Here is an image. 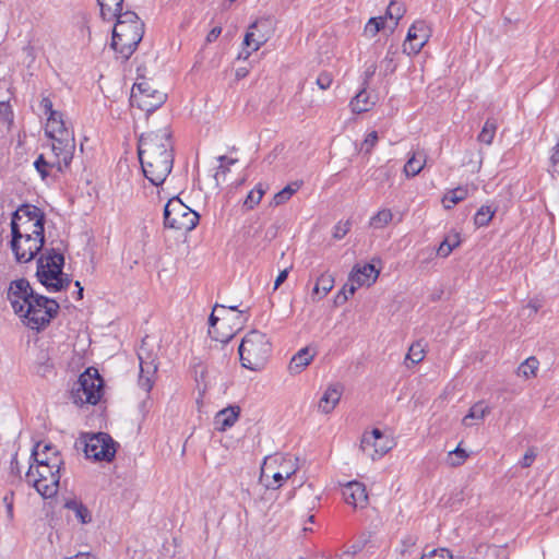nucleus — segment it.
<instances>
[{
	"instance_id": "obj_1",
	"label": "nucleus",
	"mask_w": 559,
	"mask_h": 559,
	"mask_svg": "<svg viewBox=\"0 0 559 559\" xmlns=\"http://www.w3.org/2000/svg\"><path fill=\"white\" fill-rule=\"evenodd\" d=\"M138 155L144 177L154 186H162L174 166V143L168 127L142 134Z\"/></svg>"
},
{
	"instance_id": "obj_2",
	"label": "nucleus",
	"mask_w": 559,
	"mask_h": 559,
	"mask_svg": "<svg viewBox=\"0 0 559 559\" xmlns=\"http://www.w3.org/2000/svg\"><path fill=\"white\" fill-rule=\"evenodd\" d=\"M36 443L32 450L31 457L35 465H31L26 472V481L44 498H51L57 495L60 481V469L63 461L59 452H53L51 457L40 459L39 447Z\"/></svg>"
},
{
	"instance_id": "obj_3",
	"label": "nucleus",
	"mask_w": 559,
	"mask_h": 559,
	"mask_svg": "<svg viewBox=\"0 0 559 559\" xmlns=\"http://www.w3.org/2000/svg\"><path fill=\"white\" fill-rule=\"evenodd\" d=\"M116 19L110 46L126 61L143 38L144 23L132 11H126Z\"/></svg>"
},
{
	"instance_id": "obj_4",
	"label": "nucleus",
	"mask_w": 559,
	"mask_h": 559,
	"mask_svg": "<svg viewBox=\"0 0 559 559\" xmlns=\"http://www.w3.org/2000/svg\"><path fill=\"white\" fill-rule=\"evenodd\" d=\"M64 255L62 250L46 248L37 259L36 276L48 292H61L69 287L71 278L63 273Z\"/></svg>"
},
{
	"instance_id": "obj_5",
	"label": "nucleus",
	"mask_w": 559,
	"mask_h": 559,
	"mask_svg": "<svg viewBox=\"0 0 559 559\" xmlns=\"http://www.w3.org/2000/svg\"><path fill=\"white\" fill-rule=\"evenodd\" d=\"M11 245L19 250L17 239L26 237V241L37 243L36 240L29 239V236L45 235V214L44 212L33 204H22L17 207L11 218Z\"/></svg>"
},
{
	"instance_id": "obj_6",
	"label": "nucleus",
	"mask_w": 559,
	"mask_h": 559,
	"mask_svg": "<svg viewBox=\"0 0 559 559\" xmlns=\"http://www.w3.org/2000/svg\"><path fill=\"white\" fill-rule=\"evenodd\" d=\"M238 352L243 368L260 371L269 360L272 345L265 333L252 330L243 336Z\"/></svg>"
},
{
	"instance_id": "obj_7",
	"label": "nucleus",
	"mask_w": 559,
	"mask_h": 559,
	"mask_svg": "<svg viewBox=\"0 0 559 559\" xmlns=\"http://www.w3.org/2000/svg\"><path fill=\"white\" fill-rule=\"evenodd\" d=\"M45 134L52 140L51 152L63 155L66 162L73 158L75 150L74 134L67 127L60 111L51 112V115L47 117Z\"/></svg>"
},
{
	"instance_id": "obj_8",
	"label": "nucleus",
	"mask_w": 559,
	"mask_h": 559,
	"mask_svg": "<svg viewBox=\"0 0 559 559\" xmlns=\"http://www.w3.org/2000/svg\"><path fill=\"white\" fill-rule=\"evenodd\" d=\"M59 310V304L48 297L37 294L27 304L21 314L24 324L36 331L45 329Z\"/></svg>"
},
{
	"instance_id": "obj_9",
	"label": "nucleus",
	"mask_w": 559,
	"mask_h": 559,
	"mask_svg": "<svg viewBox=\"0 0 559 559\" xmlns=\"http://www.w3.org/2000/svg\"><path fill=\"white\" fill-rule=\"evenodd\" d=\"M104 381L97 369L87 368L80 374L71 390V399L76 405L92 404L99 402L103 393Z\"/></svg>"
},
{
	"instance_id": "obj_10",
	"label": "nucleus",
	"mask_w": 559,
	"mask_h": 559,
	"mask_svg": "<svg viewBox=\"0 0 559 559\" xmlns=\"http://www.w3.org/2000/svg\"><path fill=\"white\" fill-rule=\"evenodd\" d=\"M199 214L178 198L168 200L164 207V226L180 231H191L199 223Z\"/></svg>"
},
{
	"instance_id": "obj_11",
	"label": "nucleus",
	"mask_w": 559,
	"mask_h": 559,
	"mask_svg": "<svg viewBox=\"0 0 559 559\" xmlns=\"http://www.w3.org/2000/svg\"><path fill=\"white\" fill-rule=\"evenodd\" d=\"M166 99L167 94L156 88L153 82L145 79L135 82L131 88V105L148 114L158 109Z\"/></svg>"
},
{
	"instance_id": "obj_12",
	"label": "nucleus",
	"mask_w": 559,
	"mask_h": 559,
	"mask_svg": "<svg viewBox=\"0 0 559 559\" xmlns=\"http://www.w3.org/2000/svg\"><path fill=\"white\" fill-rule=\"evenodd\" d=\"M78 443L83 447L87 459L110 462L115 457L116 442L106 432L86 433L79 439Z\"/></svg>"
},
{
	"instance_id": "obj_13",
	"label": "nucleus",
	"mask_w": 559,
	"mask_h": 559,
	"mask_svg": "<svg viewBox=\"0 0 559 559\" xmlns=\"http://www.w3.org/2000/svg\"><path fill=\"white\" fill-rule=\"evenodd\" d=\"M393 447V441L380 429L374 428L362 435L360 440V451L372 461H376L386 454Z\"/></svg>"
},
{
	"instance_id": "obj_14",
	"label": "nucleus",
	"mask_w": 559,
	"mask_h": 559,
	"mask_svg": "<svg viewBox=\"0 0 559 559\" xmlns=\"http://www.w3.org/2000/svg\"><path fill=\"white\" fill-rule=\"evenodd\" d=\"M146 338L138 349V358L140 361L139 385L146 392H150L154 384V376L157 371L156 356L147 348Z\"/></svg>"
},
{
	"instance_id": "obj_15",
	"label": "nucleus",
	"mask_w": 559,
	"mask_h": 559,
	"mask_svg": "<svg viewBox=\"0 0 559 559\" xmlns=\"http://www.w3.org/2000/svg\"><path fill=\"white\" fill-rule=\"evenodd\" d=\"M37 293L31 287L29 282L25 278H19L10 283L8 289V299L15 313H22L27 304Z\"/></svg>"
},
{
	"instance_id": "obj_16",
	"label": "nucleus",
	"mask_w": 559,
	"mask_h": 559,
	"mask_svg": "<svg viewBox=\"0 0 559 559\" xmlns=\"http://www.w3.org/2000/svg\"><path fill=\"white\" fill-rule=\"evenodd\" d=\"M430 29L425 21H416L408 28L403 51L407 55H417L427 44Z\"/></svg>"
},
{
	"instance_id": "obj_17",
	"label": "nucleus",
	"mask_w": 559,
	"mask_h": 559,
	"mask_svg": "<svg viewBox=\"0 0 559 559\" xmlns=\"http://www.w3.org/2000/svg\"><path fill=\"white\" fill-rule=\"evenodd\" d=\"M35 238L37 242L35 245H33L31 241H26V237L19 238L16 243L19 246V250H16L13 245H11L15 260L19 263H27L32 261L40 252V250H43L45 245V235H43V237L36 235L29 236V239H33V241H35Z\"/></svg>"
},
{
	"instance_id": "obj_18",
	"label": "nucleus",
	"mask_w": 559,
	"mask_h": 559,
	"mask_svg": "<svg viewBox=\"0 0 559 559\" xmlns=\"http://www.w3.org/2000/svg\"><path fill=\"white\" fill-rule=\"evenodd\" d=\"M52 160L46 159V157L43 154H40L34 162V167L39 173L43 180H45L49 176V169L56 168L57 171L63 173L67 168H69L72 162V159H68L66 162L63 159V155H60L57 152H52Z\"/></svg>"
},
{
	"instance_id": "obj_19",
	"label": "nucleus",
	"mask_w": 559,
	"mask_h": 559,
	"mask_svg": "<svg viewBox=\"0 0 559 559\" xmlns=\"http://www.w3.org/2000/svg\"><path fill=\"white\" fill-rule=\"evenodd\" d=\"M343 497L345 502L354 508H364L368 501L366 486L357 480L349 481L344 486Z\"/></svg>"
},
{
	"instance_id": "obj_20",
	"label": "nucleus",
	"mask_w": 559,
	"mask_h": 559,
	"mask_svg": "<svg viewBox=\"0 0 559 559\" xmlns=\"http://www.w3.org/2000/svg\"><path fill=\"white\" fill-rule=\"evenodd\" d=\"M379 276V271L371 263H366L362 266L356 265L349 274L348 281L356 283L357 286H370Z\"/></svg>"
},
{
	"instance_id": "obj_21",
	"label": "nucleus",
	"mask_w": 559,
	"mask_h": 559,
	"mask_svg": "<svg viewBox=\"0 0 559 559\" xmlns=\"http://www.w3.org/2000/svg\"><path fill=\"white\" fill-rule=\"evenodd\" d=\"M241 408L238 405H229L216 413L214 417V427L217 431H226L238 420Z\"/></svg>"
},
{
	"instance_id": "obj_22",
	"label": "nucleus",
	"mask_w": 559,
	"mask_h": 559,
	"mask_svg": "<svg viewBox=\"0 0 559 559\" xmlns=\"http://www.w3.org/2000/svg\"><path fill=\"white\" fill-rule=\"evenodd\" d=\"M342 396V386L338 384H331L321 396L318 407L323 414H330L338 404Z\"/></svg>"
},
{
	"instance_id": "obj_23",
	"label": "nucleus",
	"mask_w": 559,
	"mask_h": 559,
	"mask_svg": "<svg viewBox=\"0 0 559 559\" xmlns=\"http://www.w3.org/2000/svg\"><path fill=\"white\" fill-rule=\"evenodd\" d=\"M218 309H222V310H226V306L224 305H218L216 304L213 308V311L212 313L210 314V318H209V334L210 336L217 341V342H221V343H228L235 335V332L230 331V332H227V333H222L219 331V328L217 326V323L219 321V318L215 314V311L218 310Z\"/></svg>"
},
{
	"instance_id": "obj_24",
	"label": "nucleus",
	"mask_w": 559,
	"mask_h": 559,
	"mask_svg": "<svg viewBox=\"0 0 559 559\" xmlns=\"http://www.w3.org/2000/svg\"><path fill=\"white\" fill-rule=\"evenodd\" d=\"M314 358V353H310L309 347L299 349L290 359L288 369L292 374L300 373Z\"/></svg>"
},
{
	"instance_id": "obj_25",
	"label": "nucleus",
	"mask_w": 559,
	"mask_h": 559,
	"mask_svg": "<svg viewBox=\"0 0 559 559\" xmlns=\"http://www.w3.org/2000/svg\"><path fill=\"white\" fill-rule=\"evenodd\" d=\"M333 286L334 277L328 273L321 274L317 280L314 287L312 288V300L318 301L324 298L332 290Z\"/></svg>"
},
{
	"instance_id": "obj_26",
	"label": "nucleus",
	"mask_w": 559,
	"mask_h": 559,
	"mask_svg": "<svg viewBox=\"0 0 559 559\" xmlns=\"http://www.w3.org/2000/svg\"><path fill=\"white\" fill-rule=\"evenodd\" d=\"M100 8V15L104 20L112 21L118 15L123 14V0H97Z\"/></svg>"
},
{
	"instance_id": "obj_27",
	"label": "nucleus",
	"mask_w": 559,
	"mask_h": 559,
	"mask_svg": "<svg viewBox=\"0 0 559 559\" xmlns=\"http://www.w3.org/2000/svg\"><path fill=\"white\" fill-rule=\"evenodd\" d=\"M255 27L257 23H253L245 35L243 45L246 46V48L243 59H247L253 51H257L265 41V38L263 36L255 37V34L252 31ZM242 55L243 51L239 55V57H242Z\"/></svg>"
},
{
	"instance_id": "obj_28",
	"label": "nucleus",
	"mask_w": 559,
	"mask_h": 559,
	"mask_svg": "<svg viewBox=\"0 0 559 559\" xmlns=\"http://www.w3.org/2000/svg\"><path fill=\"white\" fill-rule=\"evenodd\" d=\"M426 164V155L425 153H413V155L407 159L404 166V173L406 177H415L417 176L424 168Z\"/></svg>"
},
{
	"instance_id": "obj_29",
	"label": "nucleus",
	"mask_w": 559,
	"mask_h": 559,
	"mask_svg": "<svg viewBox=\"0 0 559 559\" xmlns=\"http://www.w3.org/2000/svg\"><path fill=\"white\" fill-rule=\"evenodd\" d=\"M64 508L74 512L75 518L82 523L86 524L92 521V514L86 506L75 499L67 500Z\"/></svg>"
},
{
	"instance_id": "obj_30",
	"label": "nucleus",
	"mask_w": 559,
	"mask_h": 559,
	"mask_svg": "<svg viewBox=\"0 0 559 559\" xmlns=\"http://www.w3.org/2000/svg\"><path fill=\"white\" fill-rule=\"evenodd\" d=\"M489 412L490 408L485 404V402H477L469 408L468 413L463 418V425L466 427L472 426L473 423L471 420H483Z\"/></svg>"
},
{
	"instance_id": "obj_31",
	"label": "nucleus",
	"mask_w": 559,
	"mask_h": 559,
	"mask_svg": "<svg viewBox=\"0 0 559 559\" xmlns=\"http://www.w3.org/2000/svg\"><path fill=\"white\" fill-rule=\"evenodd\" d=\"M461 243V237L459 233H450L448 234L443 241L439 245L437 249V253L440 257L447 258L450 253L459 247Z\"/></svg>"
},
{
	"instance_id": "obj_32",
	"label": "nucleus",
	"mask_w": 559,
	"mask_h": 559,
	"mask_svg": "<svg viewBox=\"0 0 559 559\" xmlns=\"http://www.w3.org/2000/svg\"><path fill=\"white\" fill-rule=\"evenodd\" d=\"M497 129V120L495 118H488L485 121L483 129L477 136L478 142L486 145H490L495 139Z\"/></svg>"
},
{
	"instance_id": "obj_33",
	"label": "nucleus",
	"mask_w": 559,
	"mask_h": 559,
	"mask_svg": "<svg viewBox=\"0 0 559 559\" xmlns=\"http://www.w3.org/2000/svg\"><path fill=\"white\" fill-rule=\"evenodd\" d=\"M539 368V361L535 356L526 358L516 370V374L524 379L536 377V372Z\"/></svg>"
},
{
	"instance_id": "obj_34",
	"label": "nucleus",
	"mask_w": 559,
	"mask_h": 559,
	"mask_svg": "<svg viewBox=\"0 0 559 559\" xmlns=\"http://www.w3.org/2000/svg\"><path fill=\"white\" fill-rule=\"evenodd\" d=\"M468 195L467 187H457L450 190L443 198L442 203L445 209H451L452 205L465 200Z\"/></svg>"
},
{
	"instance_id": "obj_35",
	"label": "nucleus",
	"mask_w": 559,
	"mask_h": 559,
	"mask_svg": "<svg viewBox=\"0 0 559 559\" xmlns=\"http://www.w3.org/2000/svg\"><path fill=\"white\" fill-rule=\"evenodd\" d=\"M301 182L295 181L278 191L273 198V204L278 206L286 203L300 188Z\"/></svg>"
},
{
	"instance_id": "obj_36",
	"label": "nucleus",
	"mask_w": 559,
	"mask_h": 559,
	"mask_svg": "<svg viewBox=\"0 0 559 559\" xmlns=\"http://www.w3.org/2000/svg\"><path fill=\"white\" fill-rule=\"evenodd\" d=\"M368 93L362 90L350 100L352 110L356 114L366 112L369 110L370 105Z\"/></svg>"
},
{
	"instance_id": "obj_37",
	"label": "nucleus",
	"mask_w": 559,
	"mask_h": 559,
	"mask_svg": "<svg viewBox=\"0 0 559 559\" xmlns=\"http://www.w3.org/2000/svg\"><path fill=\"white\" fill-rule=\"evenodd\" d=\"M469 454L463 448H461V443L453 450L448 453L447 464L451 467H457L465 463L468 459Z\"/></svg>"
},
{
	"instance_id": "obj_38",
	"label": "nucleus",
	"mask_w": 559,
	"mask_h": 559,
	"mask_svg": "<svg viewBox=\"0 0 559 559\" xmlns=\"http://www.w3.org/2000/svg\"><path fill=\"white\" fill-rule=\"evenodd\" d=\"M425 344L421 341L413 343L406 355L405 361H411L412 365H417L425 358Z\"/></svg>"
},
{
	"instance_id": "obj_39",
	"label": "nucleus",
	"mask_w": 559,
	"mask_h": 559,
	"mask_svg": "<svg viewBox=\"0 0 559 559\" xmlns=\"http://www.w3.org/2000/svg\"><path fill=\"white\" fill-rule=\"evenodd\" d=\"M495 213H496V209H492L489 205L480 206L474 216L475 225L477 227L487 226L490 223V221L492 219Z\"/></svg>"
},
{
	"instance_id": "obj_40",
	"label": "nucleus",
	"mask_w": 559,
	"mask_h": 559,
	"mask_svg": "<svg viewBox=\"0 0 559 559\" xmlns=\"http://www.w3.org/2000/svg\"><path fill=\"white\" fill-rule=\"evenodd\" d=\"M393 218L391 210H380L376 215L370 218V226L376 229L384 228Z\"/></svg>"
},
{
	"instance_id": "obj_41",
	"label": "nucleus",
	"mask_w": 559,
	"mask_h": 559,
	"mask_svg": "<svg viewBox=\"0 0 559 559\" xmlns=\"http://www.w3.org/2000/svg\"><path fill=\"white\" fill-rule=\"evenodd\" d=\"M265 193V190L263 189L262 185L259 183L258 186H255L254 189H252L245 202H243V206H246L248 210H252L255 205H258L263 197V194Z\"/></svg>"
},
{
	"instance_id": "obj_42",
	"label": "nucleus",
	"mask_w": 559,
	"mask_h": 559,
	"mask_svg": "<svg viewBox=\"0 0 559 559\" xmlns=\"http://www.w3.org/2000/svg\"><path fill=\"white\" fill-rule=\"evenodd\" d=\"M385 17L378 16V17H371L367 22L365 26V33L369 35L370 37H374L381 29L384 28L385 25Z\"/></svg>"
},
{
	"instance_id": "obj_43",
	"label": "nucleus",
	"mask_w": 559,
	"mask_h": 559,
	"mask_svg": "<svg viewBox=\"0 0 559 559\" xmlns=\"http://www.w3.org/2000/svg\"><path fill=\"white\" fill-rule=\"evenodd\" d=\"M404 8L401 2L391 1L386 9V16L393 21L392 29L399 24L400 19L403 16Z\"/></svg>"
},
{
	"instance_id": "obj_44",
	"label": "nucleus",
	"mask_w": 559,
	"mask_h": 559,
	"mask_svg": "<svg viewBox=\"0 0 559 559\" xmlns=\"http://www.w3.org/2000/svg\"><path fill=\"white\" fill-rule=\"evenodd\" d=\"M278 460H281V466L283 467V473L287 472V471H290L292 468H296V471L298 469V467L293 463L292 459L290 457H284V456H281V457H267L265 459L264 461V466L262 468V476L265 475V471L266 469H270L271 468V464L272 462H277Z\"/></svg>"
},
{
	"instance_id": "obj_45",
	"label": "nucleus",
	"mask_w": 559,
	"mask_h": 559,
	"mask_svg": "<svg viewBox=\"0 0 559 559\" xmlns=\"http://www.w3.org/2000/svg\"><path fill=\"white\" fill-rule=\"evenodd\" d=\"M420 559H453V556L447 548H437L423 554Z\"/></svg>"
},
{
	"instance_id": "obj_46",
	"label": "nucleus",
	"mask_w": 559,
	"mask_h": 559,
	"mask_svg": "<svg viewBox=\"0 0 559 559\" xmlns=\"http://www.w3.org/2000/svg\"><path fill=\"white\" fill-rule=\"evenodd\" d=\"M350 227L352 222L349 219L338 222L333 228V238L336 240L344 238L350 230Z\"/></svg>"
},
{
	"instance_id": "obj_47",
	"label": "nucleus",
	"mask_w": 559,
	"mask_h": 559,
	"mask_svg": "<svg viewBox=\"0 0 559 559\" xmlns=\"http://www.w3.org/2000/svg\"><path fill=\"white\" fill-rule=\"evenodd\" d=\"M217 159L219 162V166L217 167V170H216V174H215V179L216 180H218V176L221 174L222 175L227 174L229 171V166L234 165L237 162V159L227 157L225 155L219 156Z\"/></svg>"
},
{
	"instance_id": "obj_48",
	"label": "nucleus",
	"mask_w": 559,
	"mask_h": 559,
	"mask_svg": "<svg viewBox=\"0 0 559 559\" xmlns=\"http://www.w3.org/2000/svg\"><path fill=\"white\" fill-rule=\"evenodd\" d=\"M296 473V468H292L290 471H287L285 473L283 472H275L272 474V478L275 483L274 486H271V485H266L267 488H272V489H278L281 486H282V481L284 479H288L292 477V475H294Z\"/></svg>"
},
{
	"instance_id": "obj_49",
	"label": "nucleus",
	"mask_w": 559,
	"mask_h": 559,
	"mask_svg": "<svg viewBox=\"0 0 559 559\" xmlns=\"http://www.w3.org/2000/svg\"><path fill=\"white\" fill-rule=\"evenodd\" d=\"M378 142V133L377 131H372L367 134L366 139L361 144V150L365 151L366 154H369L372 148L376 146Z\"/></svg>"
},
{
	"instance_id": "obj_50",
	"label": "nucleus",
	"mask_w": 559,
	"mask_h": 559,
	"mask_svg": "<svg viewBox=\"0 0 559 559\" xmlns=\"http://www.w3.org/2000/svg\"><path fill=\"white\" fill-rule=\"evenodd\" d=\"M43 361L37 362L36 372L41 377H46L47 374L52 372L53 364L50 361L49 358L43 357Z\"/></svg>"
},
{
	"instance_id": "obj_51",
	"label": "nucleus",
	"mask_w": 559,
	"mask_h": 559,
	"mask_svg": "<svg viewBox=\"0 0 559 559\" xmlns=\"http://www.w3.org/2000/svg\"><path fill=\"white\" fill-rule=\"evenodd\" d=\"M333 82V75L330 72H322L317 78V85L321 90H328Z\"/></svg>"
},
{
	"instance_id": "obj_52",
	"label": "nucleus",
	"mask_w": 559,
	"mask_h": 559,
	"mask_svg": "<svg viewBox=\"0 0 559 559\" xmlns=\"http://www.w3.org/2000/svg\"><path fill=\"white\" fill-rule=\"evenodd\" d=\"M394 55L395 51H392L391 48H389L384 59L382 60V63L385 66L386 72L392 73L395 71L396 64L394 63Z\"/></svg>"
},
{
	"instance_id": "obj_53",
	"label": "nucleus",
	"mask_w": 559,
	"mask_h": 559,
	"mask_svg": "<svg viewBox=\"0 0 559 559\" xmlns=\"http://www.w3.org/2000/svg\"><path fill=\"white\" fill-rule=\"evenodd\" d=\"M536 455L533 448L528 449L520 462L521 466L524 468L530 467L534 463Z\"/></svg>"
},
{
	"instance_id": "obj_54",
	"label": "nucleus",
	"mask_w": 559,
	"mask_h": 559,
	"mask_svg": "<svg viewBox=\"0 0 559 559\" xmlns=\"http://www.w3.org/2000/svg\"><path fill=\"white\" fill-rule=\"evenodd\" d=\"M489 556H495L497 559H509L507 549L504 547L493 546L489 548Z\"/></svg>"
},
{
	"instance_id": "obj_55",
	"label": "nucleus",
	"mask_w": 559,
	"mask_h": 559,
	"mask_svg": "<svg viewBox=\"0 0 559 559\" xmlns=\"http://www.w3.org/2000/svg\"><path fill=\"white\" fill-rule=\"evenodd\" d=\"M39 106L43 109L44 114L47 115V117L50 116L51 112H58V110H55L52 108V102L49 97H43Z\"/></svg>"
},
{
	"instance_id": "obj_56",
	"label": "nucleus",
	"mask_w": 559,
	"mask_h": 559,
	"mask_svg": "<svg viewBox=\"0 0 559 559\" xmlns=\"http://www.w3.org/2000/svg\"><path fill=\"white\" fill-rule=\"evenodd\" d=\"M358 287L359 286H357L356 283H352L348 281V283L344 285L342 290L344 300H347L350 296H353Z\"/></svg>"
},
{
	"instance_id": "obj_57",
	"label": "nucleus",
	"mask_w": 559,
	"mask_h": 559,
	"mask_svg": "<svg viewBox=\"0 0 559 559\" xmlns=\"http://www.w3.org/2000/svg\"><path fill=\"white\" fill-rule=\"evenodd\" d=\"M288 272H289V270L285 269L278 273V275L274 282L273 290H276L287 280Z\"/></svg>"
},
{
	"instance_id": "obj_58",
	"label": "nucleus",
	"mask_w": 559,
	"mask_h": 559,
	"mask_svg": "<svg viewBox=\"0 0 559 559\" xmlns=\"http://www.w3.org/2000/svg\"><path fill=\"white\" fill-rule=\"evenodd\" d=\"M221 33H222L221 26L213 27L206 36V41L207 43L215 41L218 38V36L221 35Z\"/></svg>"
},
{
	"instance_id": "obj_59",
	"label": "nucleus",
	"mask_w": 559,
	"mask_h": 559,
	"mask_svg": "<svg viewBox=\"0 0 559 559\" xmlns=\"http://www.w3.org/2000/svg\"><path fill=\"white\" fill-rule=\"evenodd\" d=\"M40 451L43 454L49 453L51 456L53 455V452H59L56 447H53L51 443H46L43 445V449L40 448Z\"/></svg>"
},
{
	"instance_id": "obj_60",
	"label": "nucleus",
	"mask_w": 559,
	"mask_h": 559,
	"mask_svg": "<svg viewBox=\"0 0 559 559\" xmlns=\"http://www.w3.org/2000/svg\"><path fill=\"white\" fill-rule=\"evenodd\" d=\"M550 160L554 165L559 163V142L554 147V152L551 154Z\"/></svg>"
},
{
	"instance_id": "obj_61",
	"label": "nucleus",
	"mask_w": 559,
	"mask_h": 559,
	"mask_svg": "<svg viewBox=\"0 0 559 559\" xmlns=\"http://www.w3.org/2000/svg\"><path fill=\"white\" fill-rule=\"evenodd\" d=\"M75 286L78 287L76 288V299L80 300L83 298L84 288L82 287V285L79 281L75 282Z\"/></svg>"
},
{
	"instance_id": "obj_62",
	"label": "nucleus",
	"mask_w": 559,
	"mask_h": 559,
	"mask_svg": "<svg viewBox=\"0 0 559 559\" xmlns=\"http://www.w3.org/2000/svg\"><path fill=\"white\" fill-rule=\"evenodd\" d=\"M247 73H248L247 69H245V68H239V69H237V71H236V79H237V80L243 79V78L247 75Z\"/></svg>"
},
{
	"instance_id": "obj_63",
	"label": "nucleus",
	"mask_w": 559,
	"mask_h": 559,
	"mask_svg": "<svg viewBox=\"0 0 559 559\" xmlns=\"http://www.w3.org/2000/svg\"><path fill=\"white\" fill-rule=\"evenodd\" d=\"M374 72H376V66H374V64H372V66H370V67L366 70V72H365V74H366V80L370 79V78L374 74Z\"/></svg>"
},
{
	"instance_id": "obj_64",
	"label": "nucleus",
	"mask_w": 559,
	"mask_h": 559,
	"mask_svg": "<svg viewBox=\"0 0 559 559\" xmlns=\"http://www.w3.org/2000/svg\"><path fill=\"white\" fill-rule=\"evenodd\" d=\"M3 501L7 503V508H8V512H9V514H11V515H12L13 506H12V502L10 501L9 497H8V496H5V497L3 498Z\"/></svg>"
}]
</instances>
